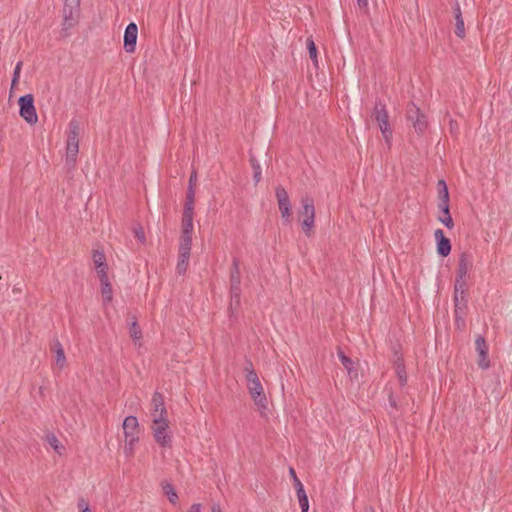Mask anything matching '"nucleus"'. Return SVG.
Here are the masks:
<instances>
[{"instance_id": "1", "label": "nucleus", "mask_w": 512, "mask_h": 512, "mask_svg": "<svg viewBox=\"0 0 512 512\" xmlns=\"http://www.w3.org/2000/svg\"><path fill=\"white\" fill-rule=\"evenodd\" d=\"M79 123L76 120H71L68 126L67 141H66V163L74 166L79 153Z\"/></svg>"}, {"instance_id": "2", "label": "nucleus", "mask_w": 512, "mask_h": 512, "mask_svg": "<svg viewBox=\"0 0 512 512\" xmlns=\"http://www.w3.org/2000/svg\"><path fill=\"white\" fill-rule=\"evenodd\" d=\"M246 383L255 405L258 407L261 414H264L267 410V398L257 373H250Z\"/></svg>"}, {"instance_id": "3", "label": "nucleus", "mask_w": 512, "mask_h": 512, "mask_svg": "<svg viewBox=\"0 0 512 512\" xmlns=\"http://www.w3.org/2000/svg\"><path fill=\"white\" fill-rule=\"evenodd\" d=\"M302 209L299 211L302 217L301 226L302 230L308 237L312 235L315 223V207L313 200L309 197H302Z\"/></svg>"}, {"instance_id": "4", "label": "nucleus", "mask_w": 512, "mask_h": 512, "mask_svg": "<svg viewBox=\"0 0 512 512\" xmlns=\"http://www.w3.org/2000/svg\"><path fill=\"white\" fill-rule=\"evenodd\" d=\"M373 118L378 122L381 133L385 141L390 144L392 138V130L389 124V115L385 105L377 102L373 111Z\"/></svg>"}, {"instance_id": "5", "label": "nucleus", "mask_w": 512, "mask_h": 512, "mask_svg": "<svg viewBox=\"0 0 512 512\" xmlns=\"http://www.w3.org/2000/svg\"><path fill=\"white\" fill-rule=\"evenodd\" d=\"M20 116L29 124L35 125L38 121V115L34 106V98L32 94H26L18 100Z\"/></svg>"}, {"instance_id": "6", "label": "nucleus", "mask_w": 512, "mask_h": 512, "mask_svg": "<svg viewBox=\"0 0 512 512\" xmlns=\"http://www.w3.org/2000/svg\"><path fill=\"white\" fill-rule=\"evenodd\" d=\"M407 120L412 123L414 130L418 134H422L428 127V121L424 113L414 103L408 105L407 108Z\"/></svg>"}, {"instance_id": "7", "label": "nucleus", "mask_w": 512, "mask_h": 512, "mask_svg": "<svg viewBox=\"0 0 512 512\" xmlns=\"http://www.w3.org/2000/svg\"><path fill=\"white\" fill-rule=\"evenodd\" d=\"M152 432L155 438V441L162 447H170L171 446V435L168 431L169 422L168 421H153L152 423Z\"/></svg>"}, {"instance_id": "8", "label": "nucleus", "mask_w": 512, "mask_h": 512, "mask_svg": "<svg viewBox=\"0 0 512 512\" xmlns=\"http://www.w3.org/2000/svg\"><path fill=\"white\" fill-rule=\"evenodd\" d=\"M472 266V257L468 253H462L459 257L457 275L455 282L457 283V290H461L463 285H466V277Z\"/></svg>"}, {"instance_id": "9", "label": "nucleus", "mask_w": 512, "mask_h": 512, "mask_svg": "<svg viewBox=\"0 0 512 512\" xmlns=\"http://www.w3.org/2000/svg\"><path fill=\"white\" fill-rule=\"evenodd\" d=\"M152 410L151 417L153 421H168L167 419V410L164 404V399L161 393L155 392L152 396Z\"/></svg>"}, {"instance_id": "10", "label": "nucleus", "mask_w": 512, "mask_h": 512, "mask_svg": "<svg viewBox=\"0 0 512 512\" xmlns=\"http://www.w3.org/2000/svg\"><path fill=\"white\" fill-rule=\"evenodd\" d=\"M138 28L135 23H129L124 32V49L128 53L135 51Z\"/></svg>"}, {"instance_id": "11", "label": "nucleus", "mask_w": 512, "mask_h": 512, "mask_svg": "<svg viewBox=\"0 0 512 512\" xmlns=\"http://www.w3.org/2000/svg\"><path fill=\"white\" fill-rule=\"evenodd\" d=\"M475 345L479 355L478 365L481 369L486 370L490 366V361L488 359V346L486 344L485 338L481 335L477 336Z\"/></svg>"}, {"instance_id": "12", "label": "nucleus", "mask_w": 512, "mask_h": 512, "mask_svg": "<svg viewBox=\"0 0 512 512\" xmlns=\"http://www.w3.org/2000/svg\"><path fill=\"white\" fill-rule=\"evenodd\" d=\"M434 237L437 243V253L442 257L448 256L451 252V242L447 237H445L443 230L436 229L434 232Z\"/></svg>"}, {"instance_id": "13", "label": "nucleus", "mask_w": 512, "mask_h": 512, "mask_svg": "<svg viewBox=\"0 0 512 512\" xmlns=\"http://www.w3.org/2000/svg\"><path fill=\"white\" fill-rule=\"evenodd\" d=\"M78 13H79V8H73L69 4L64 3V7H63L64 29H69L75 24Z\"/></svg>"}, {"instance_id": "14", "label": "nucleus", "mask_w": 512, "mask_h": 512, "mask_svg": "<svg viewBox=\"0 0 512 512\" xmlns=\"http://www.w3.org/2000/svg\"><path fill=\"white\" fill-rule=\"evenodd\" d=\"M124 437H127L129 435H139L140 429H139V422L135 416H127L122 424Z\"/></svg>"}, {"instance_id": "15", "label": "nucleus", "mask_w": 512, "mask_h": 512, "mask_svg": "<svg viewBox=\"0 0 512 512\" xmlns=\"http://www.w3.org/2000/svg\"><path fill=\"white\" fill-rule=\"evenodd\" d=\"M438 208L441 212V214L438 216V221L441 222L448 229H452L454 227V222L450 215L449 202L438 203Z\"/></svg>"}, {"instance_id": "16", "label": "nucleus", "mask_w": 512, "mask_h": 512, "mask_svg": "<svg viewBox=\"0 0 512 512\" xmlns=\"http://www.w3.org/2000/svg\"><path fill=\"white\" fill-rule=\"evenodd\" d=\"M101 283V295L104 302L109 303L112 301L113 292L112 287L109 282L108 274L102 273L101 277H99Z\"/></svg>"}, {"instance_id": "17", "label": "nucleus", "mask_w": 512, "mask_h": 512, "mask_svg": "<svg viewBox=\"0 0 512 512\" xmlns=\"http://www.w3.org/2000/svg\"><path fill=\"white\" fill-rule=\"evenodd\" d=\"M466 285H463L462 289L457 290V283L454 284V302H455V313L458 315L459 311L464 309L466 306L465 299Z\"/></svg>"}, {"instance_id": "18", "label": "nucleus", "mask_w": 512, "mask_h": 512, "mask_svg": "<svg viewBox=\"0 0 512 512\" xmlns=\"http://www.w3.org/2000/svg\"><path fill=\"white\" fill-rule=\"evenodd\" d=\"M93 263L95 269L97 270L98 276L101 277L102 273H107V263L106 257L101 251H94L93 253Z\"/></svg>"}, {"instance_id": "19", "label": "nucleus", "mask_w": 512, "mask_h": 512, "mask_svg": "<svg viewBox=\"0 0 512 512\" xmlns=\"http://www.w3.org/2000/svg\"><path fill=\"white\" fill-rule=\"evenodd\" d=\"M295 489H296L299 505L301 508V512H308L309 501H308L307 494L304 490L303 484L302 483L297 484V487Z\"/></svg>"}, {"instance_id": "20", "label": "nucleus", "mask_w": 512, "mask_h": 512, "mask_svg": "<svg viewBox=\"0 0 512 512\" xmlns=\"http://www.w3.org/2000/svg\"><path fill=\"white\" fill-rule=\"evenodd\" d=\"M395 370L396 376L398 378L399 384L401 387H404L407 384V375L404 367L403 359L398 358L395 361Z\"/></svg>"}, {"instance_id": "21", "label": "nucleus", "mask_w": 512, "mask_h": 512, "mask_svg": "<svg viewBox=\"0 0 512 512\" xmlns=\"http://www.w3.org/2000/svg\"><path fill=\"white\" fill-rule=\"evenodd\" d=\"M193 216V210L184 209L182 216V232H193Z\"/></svg>"}, {"instance_id": "22", "label": "nucleus", "mask_w": 512, "mask_h": 512, "mask_svg": "<svg viewBox=\"0 0 512 512\" xmlns=\"http://www.w3.org/2000/svg\"><path fill=\"white\" fill-rule=\"evenodd\" d=\"M192 246V232H182L179 252L190 253Z\"/></svg>"}, {"instance_id": "23", "label": "nucleus", "mask_w": 512, "mask_h": 512, "mask_svg": "<svg viewBox=\"0 0 512 512\" xmlns=\"http://www.w3.org/2000/svg\"><path fill=\"white\" fill-rule=\"evenodd\" d=\"M437 190L439 203H448L449 202V191L445 180L440 179L437 182Z\"/></svg>"}, {"instance_id": "24", "label": "nucleus", "mask_w": 512, "mask_h": 512, "mask_svg": "<svg viewBox=\"0 0 512 512\" xmlns=\"http://www.w3.org/2000/svg\"><path fill=\"white\" fill-rule=\"evenodd\" d=\"M230 281H231L233 290L236 289L238 291L239 286H240V272H239V261L237 259L233 260V267L231 270Z\"/></svg>"}, {"instance_id": "25", "label": "nucleus", "mask_w": 512, "mask_h": 512, "mask_svg": "<svg viewBox=\"0 0 512 512\" xmlns=\"http://www.w3.org/2000/svg\"><path fill=\"white\" fill-rule=\"evenodd\" d=\"M190 253L179 252L176 270L178 274H184L188 268Z\"/></svg>"}, {"instance_id": "26", "label": "nucleus", "mask_w": 512, "mask_h": 512, "mask_svg": "<svg viewBox=\"0 0 512 512\" xmlns=\"http://www.w3.org/2000/svg\"><path fill=\"white\" fill-rule=\"evenodd\" d=\"M338 357H339L342 365L347 370L349 376L350 377L357 376V373L354 371V368H353V361L348 356H346L343 351H338Z\"/></svg>"}, {"instance_id": "27", "label": "nucleus", "mask_w": 512, "mask_h": 512, "mask_svg": "<svg viewBox=\"0 0 512 512\" xmlns=\"http://www.w3.org/2000/svg\"><path fill=\"white\" fill-rule=\"evenodd\" d=\"M278 207H279V210L281 212L282 218L286 222H290V220H291V203H290V200L278 202Z\"/></svg>"}, {"instance_id": "28", "label": "nucleus", "mask_w": 512, "mask_h": 512, "mask_svg": "<svg viewBox=\"0 0 512 512\" xmlns=\"http://www.w3.org/2000/svg\"><path fill=\"white\" fill-rule=\"evenodd\" d=\"M55 353H56V364L63 368L66 365V357L64 353V349L60 342L55 343Z\"/></svg>"}, {"instance_id": "29", "label": "nucleus", "mask_w": 512, "mask_h": 512, "mask_svg": "<svg viewBox=\"0 0 512 512\" xmlns=\"http://www.w3.org/2000/svg\"><path fill=\"white\" fill-rule=\"evenodd\" d=\"M307 49H308L309 56H310L311 60L313 61L314 65L317 67L318 66L317 49H316L314 40L312 38L307 39Z\"/></svg>"}, {"instance_id": "30", "label": "nucleus", "mask_w": 512, "mask_h": 512, "mask_svg": "<svg viewBox=\"0 0 512 512\" xmlns=\"http://www.w3.org/2000/svg\"><path fill=\"white\" fill-rule=\"evenodd\" d=\"M47 443L57 452L58 454L62 453L63 446L58 441L57 437L54 434H48L46 436Z\"/></svg>"}, {"instance_id": "31", "label": "nucleus", "mask_w": 512, "mask_h": 512, "mask_svg": "<svg viewBox=\"0 0 512 512\" xmlns=\"http://www.w3.org/2000/svg\"><path fill=\"white\" fill-rule=\"evenodd\" d=\"M163 490H164V493L166 494V496L168 497L169 501L172 504H175L176 501L178 500V495H177L174 487L170 483H166L163 486Z\"/></svg>"}, {"instance_id": "32", "label": "nucleus", "mask_w": 512, "mask_h": 512, "mask_svg": "<svg viewBox=\"0 0 512 512\" xmlns=\"http://www.w3.org/2000/svg\"><path fill=\"white\" fill-rule=\"evenodd\" d=\"M194 198H195V189L194 188L187 189L184 209L194 211Z\"/></svg>"}, {"instance_id": "33", "label": "nucleus", "mask_w": 512, "mask_h": 512, "mask_svg": "<svg viewBox=\"0 0 512 512\" xmlns=\"http://www.w3.org/2000/svg\"><path fill=\"white\" fill-rule=\"evenodd\" d=\"M129 333L131 338L135 341H139L142 338V331L136 321L132 322Z\"/></svg>"}, {"instance_id": "34", "label": "nucleus", "mask_w": 512, "mask_h": 512, "mask_svg": "<svg viewBox=\"0 0 512 512\" xmlns=\"http://www.w3.org/2000/svg\"><path fill=\"white\" fill-rule=\"evenodd\" d=\"M275 195H276V198H277V202L290 200L287 191L282 186H277L276 187Z\"/></svg>"}, {"instance_id": "35", "label": "nucleus", "mask_w": 512, "mask_h": 512, "mask_svg": "<svg viewBox=\"0 0 512 512\" xmlns=\"http://www.w3.org/2000/svg\"><path fill=\"white\" fill-rule=\"evenodd\" d=\"M456 21V30L455 33L460 38H463L465 36V27H464V20L462 17L458 16V19H455Z\"/></svg>"}, {"instance_id": "36", "label": "nucleus", "mask_w": 512, "mask_h": 512, "mask_svg": "<svg viewBox=\"0 0 512 512\" xmlns=\"http://www.w3.org/2000/svg\"><path fill=\"white\" fill-rule=\"evenodd\" d=\"M21 68H22V62L19 61L16 66H15V69H14V72H13V78H12V84H11V87L13 88L19 81V77H20V72H21Z\"/></svg>"}, {"instance_id": "37", "label": "nucleus", "mask_w": 512, "mask_h": 512, "mask_svg": "<svg viewBox=\"0 0 512 512\" xmlns=\"http://www.w3.org/2000/svg\"><path fill=\"white\" fill-rule=\"evenodd\" d=\"M134 234H135V237L141 242V243H144L145 240H146V237H145V233H144V230L141 226H138V227H135L134 228Z\"/></svg>"}, {"instance_id": "38", "label": "nucleus", "mask_w": 512, "mask_h": 512, "mask_svg": "<svg viewBox=\"0 0 512 512\" xmlns=\"http://www.w3.org/2000/svg\"><path fill=\"white\" fill-rule=\"evenodd\" d=\"M253 170H254V180L256 183H258L261 179V168L260 165L257 163L252 162Z\"/></svg>"}, {"instance_id": "39", "label": "nucleus", "mask_w": 512, "mask_h": 512, "mask_svg": "<svg viewBox=\"0 0 512 512\" xmlns=\"http://www.w3.org/2000/svg\"><path fill=\"white\" fill-rule=\"evenodd\" d=\"M139 441V435H129L127 437H125V444L127 445H130V446H134L138 443Z\"/></svg>"}, {"instance_id": "40", "label": "nucleus", "mask_w": 512, "mask_h": 512, "mask_svg": "<svg viewBox=\"0 0 512 512\" xmlns=\"http://www.w3.org/2000/svg\"><path fill=\"white\" fill-rule=\"evenodd\" d=\"M244 371L246 372V380H248L250 373H256L251 361H249V360L246 361L245 366H244Z\"/></svg>"}, {"instance_id": "41", "label": "nucleus", "mask_w": 512, "mask_h": 512, "mask_svg": "<svg viewBox=\"0 0 512 512\" xmlns=\"http://www.w3.org/2000/svg\"><path fill=\"white\" fill-rule=\"evenodd\" d=\"M197 183V173L196 171H192L190 177H189V183H188V189L194 188Z\"/></svg>"}, {"instance_id": "42", "label": "nucleus", "mask_w": 512, "mask_h": 512, "mask_svg": "<svg viewBox=\"0 0 512 512\" xmlns=\"http://www.w3.org/2000/svg\"><path fill=\"white\" fill-rule=\"evenodd\" d=\"M289 474H290V476H291V477H292V479H293V482H294V486H295V488L297 487V484L302 483V482L299 480V478L297 477L296 472H295V470H294L293 468H290V469H289Z\"/></svg>"}, {"instance_id": "43", "label": "nucleus", "mask_w": 512, "mask_h": 512, "mask_svg": "<svg viewBox=\"0 0 512 512\" xmlns=\"http://www.w3.org/2000/svg\"><path fill=\"white\" fill-rule=\"evenodd\" d=\"M78 507L81 509V512H91L88 504L83 499L78 502Z\"/></svg>"}, {"instance_id": "44", "label": "nucleus", "mask_w": 512, "mask_h": 512, "mask_svg": "<svg viewBox=\"0 0 512 512\" xmlns=\"http://www.w3.org/2000/svg\"><path fill=\"white\" fill-rule=\"evenodd\" d=\"M134 446H130V445H127L125 444L124 445V453L127 455V456H132L134 454Z\"/></svg>"}, {"instance_id": "45", "label": "nucleus", "mask_w": 512, "mask_h": 512, "mask_svg": "<svg viewBox=\"0 0 512 512\" xmlns=\"http://www.w3.org/2000/svg\"><path fill=\"white\" fill-rule=\"evenodd\" d=\"M202 505L199 503L192 504L187 512H201Z\"/></svg>"}, {"instance_id": "46", "label": "nucleus", "mask_w": 512, "mask_h": 512, "mask_svg": "<svg viewBox=\"0 0 512 512\" xmlns=\"http://www.w3.org/2000/svg\"><path fill=\"white\" fill-rule=\"evenodd\" d=\"M389 405L394 408V409H397V402H396V399L394 397V395L392 393L389 394Z\"/></svg>"}, {"instance_id": "47", "label": "nucleus", "mask_w": 512, "mask_h": 512, "mask_svg": "<svg viewBox=\"0 0 512 512\" xmlns=\"http://www.w3.org/2000/svg\"><path fill=\"white\" fill-rule=\"evenodd\" d=\"M81 0H65V3L69 4L73 8H79Z\"/></svg>"}, {"instance_id": "48", "label": "nucleus", "mask_w": 512, "mask_h": 512, "mask_svg": "<svg viewBox=\"0 0 512 512\" xmlns=\"http://www.w3.org/2000/svg\"><path fill=\"white\" fill-rule=\"evenodd\" d=\"M231 294L232 299H235L238 302L240 299V289L237 291L236 289L233 290V288L231 287Z\"/></svg>"}, {"instance_id": "49", "label": "nucleus", "mask_w": 512, "mask_h": 512, "mask_svg": "<svg viewBox=\"0 0 512 512\" xmlns=\"http://www.w3.org/2000/svg\"><path fill=\"white\" fill-rule=\"evenodd\" d=\"M454 14H455V19H458V16L462 17V13H461L459 4H456V6L454 8Z\"/></svg>"}, {"instance_id": "50", "label": "nucleus", "mask_w": 512, "mask_h": 512, "mask_svg": "<svg viewBox=\"0 0 512 512\" xmlns=\"http://www.w3.org/2000/svg\"><path fill=\"white\" fill-rule=\"evenodd\" d=\"M212 512H223L219 504H213L211 507Z\"/></svg>"}, {"instance_id": "51", "label": "nucleus", "mask_w": 512, "mask_h": 512, "mask_svg": "<svg viewBox=\"0 0 512 512\" xmlns=\"http://www.w3.org/2000/svg\"><path fill=\"white\" fill-rule=\"evenodd\" d=\"M357 3L360 7H367L368 0H357Z\"/></svg>"}, {"instance_id": "52", "label": "nucleus", "mask_w": 512, "mask_h": 512, "mask_svg": "<svg viewBox=\"0 0 512 512\" xmlns=\"http://www.w3.org/2000/svg\"><path fill=\"white\" fill-rule=\"evenodd\" d=\"M365 512H375V511H374V509H372V508H368V509H366V511H365Z\"/></svg>"}]
</instances>
